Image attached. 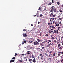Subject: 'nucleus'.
<instances>
[{
  "mask_svg": "<svg viewBox=\"0 0 63 63\" xmlns=\"http://www.w3.org/2000/svg\"><path fill=\"white\" fill-rule=\"evenodd\" d=\"M53 56L54 57V56H55V55H56V53H53Z\"/></svg>",
  "mask_w": 63,
  "mask_h": 63,
  "instance_id": "obj_8",
  "label": "nucleus"
},
{
  "mask_svg": "<svg viewBox=\"0 0 63 63\" xmlns=\"http://www.w3.org/2000/svg\"><path fill=\"white\" fill-rule=\"evenodd\" d=\"M41 9V7H40L39 8V9H38V10H40Z\"/></svg>",
  "mask_w": 63,
  "mask_h": 63,
  "instance_id": "obj_55",
  "label": "nucleus"
},
{
  "mask_svg": "<svg viewBox=\"0 0 63 63\" xmlns=\"http://www.w3.org/2000/svg\"><path fill=\"white\" fill-rule=\"evenodd\" d=\"M62 20V18H59V20Z\"/></svg>",
  "mask_w": 63,
  "mask_h": 63,
  "instance_id": "obj_36",
  "label": "nucleus"
},
{
  "mask_svg": "<svg viewBox=\"0 0 63 63\" xmlns=\"http://www.w3.org/2000/svg\"><path fill=\"white\" fill-rule=\"evenodd\" d=\"M39 56H42V54H39Z\"/></svg>",
  "mask_w": 63,
  "mask_h": 63,
  "instance_id": "obj_38",
  "label": "nucleus"
},
{
  "mask_svg": "<svg viewBox=\"0 0 63 63\" xmlns=\"http://www.w3.org/2000/svg\"><path fill=\"white\" fill-rule=\"evenodd\" d=\"M32 59H30L29 60V62H31L32 61Z\"/></svg>",
  "mask_w": 63,
  "mask_h": 63,
  "instance_id": "obj_17",
  "label": "nucleus"
},
{
  "mask_svg": "<svg viewBox=\"0 0 63 63\" xmlns=\"http://www.w3.org/2000/svg\"><path fill=\"white\" fill-rule=\"evenodd\" d=\"M54 41L55 43H56V40L55 39V40H54Z\"/></svg>",
  "mask_w": 63,
  "mask_h": 63,
  "instance_id": "obj_46",
  "label": "nucleus"
},
{
  "mask_svg": "<svg viewBox=\"0 0 63 63\" xmlns=\"http://www.w3.org/2000/svg\"><path fill=\"white\" fill-rule=\"evenodd\" d=\"M48 36V34H46L45 35V37H47V36Z\"/></svg>",
  "mask_w": 63,
  "mask_h": 63,
  "instance_id": "obj_20",
  "label": "nucleus"
},
{
  "mask_svg": "<svg viewBox=\"0 0 63 63\" xmlns=\"http://www.w3.org/2000/svg\"><path fill=\"white\" fill-rule=\"evenodd\" d=\"M51 4H52V3L51 2H50L49 3V4H48V5H51Z\"/></svg>",
  "mask_w": 63,
  "mask_h": 63,
  "instance_id": "obj_19",
  "label": "nucleus"
},
{
  "mask_svg": "<svg viewBox=\"0 0 63 63\" xmlns=\"http://www.w3.org/2000/svg\"><path fill=\"white\" fill-rule=\"evenodd\" d=\"M61 62L62 63H63V59H62L61 60Z\"/></svg>",
  "mask_w": 63,
  "mask_h": 63,
  "instance_id": "obj_18",
  "label": "nucleus"
},
{
  "mask_svg": "<svg viewBox=\"0 0 63 63\" xmlns=\"http://www.w3.org/2000/svg\"><path fill=\"white\" fill-rule=\"evenodd\" d=\"M58 41H60V37H59L58 38Z\"/></svg>",
  "mask_w": 63,
  "mask_h": 63,
  "instance_id": "obj_16",
  "label": "nucleus"
},
{
  "mask_svg": "<svg viewBox=\"0 0 63 63\" xmlns=\"http://www.w3.org/2000/svg\"><path fill=\"white\" fill-rule=\"evenodd\" d=\"M53 9H51V10L50 11V12H51V13H53Z\"/></svg>",
  "mask_w": 63,
  "mask_h": 63,
  "instance_id": "obj_14",
  "label": "nucleus"
},
{
  "mask_svg": "<svg viewBox=\"0 0 63 63\" xmlns=\"http://www.w3.org/2000/svg\"><path fill=\"white\" fill-rule=\"evenodd\" d=\"M33 44L34 45H35V46H37V45H39V42H38L37 41H35L33 43Z\"/></svg>",
  "mask_w": 63,
  "mask_h": 63,
  "instance_id": "obj_1",
  "label": "nucleus"
},
{
  "mask_svg": "<svg viewBox=\"0 0 63 63\" xmlns=\"http://www.w3.org/2000/svg\"><path fill=\"white\" fill-rule=\"evenodd\" d=\"M50 46H51V45H52V46H53V45H54V44H53V43H50Z\"/></svg>",
  "mask_w": 63,
  "mask_h": 63,
  "instance_id": "obj_15",
  "label": "nucleus"
},
{
  "mask_svg": "<svg viewBox=\"0 0 63 63\" xmlns=\"http://www.w3.org/2000/svg\"><path fill=\"white\" fill-rule=\"evenodd\" d=\"M59 49H62L61 47H59Z\"/></svg>",
  "mask_w": 63,
  "mask_h": 63,
  "instance_id": "obj_52",
  "label": "nucleus"
},
{
  "mask_svg": "<svg viewBox=\"0 0 63 63\" xmlns=\"http://www.w3.org/2000/svg\"><path fill=\"white\" fill-rule=\"evenodd\" d=\"M40 16L41 17H42V16H43V15L42 14L40 15Z\"/></svg>",
  "mask_w": 63,
  "mask_h": 63,
  "instance_id": "obj_32",
  "label": "nucleus"
},
{
  "mask_svg": "<svg viewBox=\"0 0 63 63\" xmlns=\"http://www.w3.org/2000/svg\"><path fill=\"white\" fill-rule=\"evenodd\" d=\"M44 40L45 41H44V42H47V39H44Z\"/></svg>",
  "mask_w": 63,
  "mask_h": 63,
  "instance_id": "obj_9",
  "label": "nucleus"
},
{
  "mask_svg": "<svg viewBox=\"0 0 63 63\" xmlns=\"http://www.w3.org/2000/svg\"><path fill=\"white\" fill-rule=\"evenodd\" d=\"M61 52H58V56H60L61 55Z\"/></svg>",
  "mask_w": 63,
  "mask_h": 63,
  "instance_id": "obj_5",
  "label": "nucleus"
},
{
  "mask_svg": "<svg viewBox=\"0 0 63 63\" xmlns=\"http://www.w3.org/2000/svg\"><path fill=\"white\" fill-rule=\"evenodd\" d=\"M61 39H63V36H62V37H61Z\"/></svg>",
  "mask_w": 63,
  "mask_h": 63,
  "instance_id": "obj_64",
  "label": "nucleus"
},
{
  "mask_svg": "<svg viewBox=\"0 0 63 63\" xmlns=\"http://www.w3.org/2000/svg\"><path fill=\"white\" fill-rule=\"evenodd\" d=\"M61 46V45H60V44H58V47H59Z\"/></svg>",
  "mask_w": 63,
  "mask_h": 63,
  "instance_id": "obj_21",
  "label": "nucleus"
},
{
  "mask_svg": "<svg viewBox=\"0 0 63 63\" xmlns=\"http://www.w3.org/2000/svg\"><path fill=\"white\" fill-rule=\"evenodd\" d=\"M15 59V57H13L12 59Z\"/></svg>",
  "mask_w": 63,
  "mask_h": 63,
  "instance_id": "obj_28",
  "label": "nucleus"
},
{
  "mask_svg": "<svg viewBox=\"0 0 63 63\" xmlns=\"http://www.w3.org/2000/svg\"><path fill=\"white\" fill-rule=\"evenodd\" d=\"M59 17H60V16H58V18H59Z\"/></svg>",
  "mask_w": 63,
  "mask_h": 63,
  "instance_id": "obj_54",
  "label": "nucleus"
},
{
  "mask_svg": "<svg viewBox=\"0 0 63 63\" xmlns=\"http://www.w3.org/2000/svg\"><path fill=\"white\" fill-rule=\"evenodd\" d=\"M24 61H27V59H26V60H24Z\"/></svg>",
  "mask_w": 63,
  "mask_h": 63,
  "instance_id": "obj_48",
  "label": "nucleus"
},
{
  "mask_svg": "<svg viewBox=\"0 0 63 63\" xmlns=\"http://www.w3.org/2000/svg\"><path fill=\"white\" fill-rule=\"evenodd\" d=\"M23 36L24 37H25V38H26V37H27V35L25 33H23Z\"/></svg>",
  "mask_w": 63,
  "mask_h": 63,
  "instance_id": "obj_4",
  "label": "nucleus"
},
{
  "mask_svg": "<svg viewBox=\"0 0 63 63\" xmlns=\"http://www.w3.org/2000/svg\"><path fill=\"white\" fill-rule=\"evenodd\" d=\"M36 59L34 58L32 60V62L33 63H36Z\"/></svg>",
  "mask_w": 63,
  "mask_h": 63,
  "instance_id": "obj_3",
  "label": "nucleus"
},
{
  "mask_svg": "<svg viewBox=\"0 0 63 63\" xmlns=\"http://www.w3.org/2000/svg\"><path fill=\"white\" fill-rule=\"evenodd\" d=\"M49 59L50 60H51V58H49Z\"/></svg>",
  "mask_w": 63,
  "mask_h": 63,
  "instance_id": "obj_60",
  "label": "nucleus"
},
{
  "mask_svg": "<svg viewBox=\"0 0 63 63\" xmlns=\"http://www.w3.org/2000/svg\"><path fill=\"white\" fill-rule=\"evenodd\" d=\"M21 55H22V56H24V55H25V54H21Z\"/></svg>",
  "mask_w": 63,
  "mask_h": 63,
  "instance_id": "obj_26",
  "label": "nucleus"
},
{
  "mask_svg": "<svg viewBox=\"0 0 63 63\" xmlns=\"http://www.w3.org/2000/svg\"><path fill=\"white\" fill-rule=\"evenodd\" d=\"M61 43L62 44V45L63 46V41H62Z\"/></svg>",
  "mask_w": 63,
  "mask_h": 63,
  "instance_id": "obj_42",
  "label": "nucleus"
},
{
  "mask_svg": "<svg viewBox=\"0 0 63 63\" xmlns=\"http://www.w3.org/2000/svg\"><path fill=\"white\" fill-rule=\"evenodd\" d=\"M48 46H48V47H49V46H50V44L48 43Z\"/></svg>",
  "mask_w": 63,
  "mask_h": 63,
  "instance_id": "obj_33",
  "label": "nucleus"
},
{
  "mask_svg": "<svg viewBox=\"0 0 63 63\" xmlns=\"http://www.w3.org/2000/svg\"><path fill=\"white\" fill-rule=\"evenodd\" d=\"M15 62V60H11L10 61V63H12V62Z\"/></svg>",
  "mask_w": 63,
  "mask_h": 63,
  "instance_id": "obj_6",
  "label": "nucleus"
},
{
  "mask_svg": "<svg viewBox=\"0 0 63 63\" xmlns=\"http://www.w3.org/2000/svg\"><path fill=\"white\" fill-rule=\"evenodd\" d=\"M57 4L58 5H60V3L59 2H57Z\"/></svg>",
  "mask_w": 63,
  "mask_h": 63,
  "instance_id": "obj_31",
  "label": "nucleus"
},
{
  "mask_svg": "<svg viewBox=\"0 0 63 63\" xmlns=\"http://www.w3.org/2000/svg\"><path fill=\"white\" fill-rule=\"evenodd\" d=\"M21 44H22V45H23V44H24V43L22 42V43Z\"/></svg>",
  "mask_w": 63,
  "mask_h": 63,
  "instance_id": "obj_62",
  "label": "nucleus"
},
{
  "mask_svg": "<svg viewBox=\"0 0 63 63\" xmlns=\"http://www.w3.org/2000/svg\"><path fill=\"white\" fill-rule=\"evenodd\" d=\"M48 57H51V56L50 55H49L48 56Z\"/></svg>",
  "mask_w": 63,
  "mask_h": 63,
  "instance_id": "obj_51",
  "label": "nucleus"
},
{
  "mask_svg": "<svg viewBox=\"0 0 63 63\" xmlns=\"http://www.w3.org/2000/svg\"><path fill=\"white\" fill-rule=\"evenodd\" d=\"M51 31V33H52V32H53V31Z\"/></svg>",
  "mask_w": 63,
  "mask_h": 63,
  "instance_id": "obj_57",
  "label": "nucleus"
},
{
  "mask_svg": "<svg viewBox=\"0 0 63 63\" xmlns=\"http://www.w3.org/2000/svg\"><path fill=\"white\" fill-rule=\"evenodd\" d=\"M52 28H53V29H55V27H54L53 26H52Z\"/></svg>",
  "mask_w": 63,
  "mask_h": 63,
  "instance_id": "obj_27",
  "label": "nucleus"
},
{
  "mask_svg": "<svg viewBox=\"0 0 63 63\" xmlns=\"http://www.w3.org/2000/svg\"><path fill=\"white\" fill-rule=\"evenodd\" d=\"M38 24H40V22H38Z\"/></svg>",
  "mask_w": 63,
  "mask_h": 63,
  "instance_id": "obj_63",
  "label": "nucleus"
},
{
  "mask_svg": "<svg viewBox=\"0 0 63 63\" xmlns=\"http://www.w3.org/2000/svg\"><path fill=\"white\" fill-rule=\"evenodd\" d=\"M19 61L21 63V62H22V60H19Z\"/></svg>",
  "mask_w": 63,
  "mask_h": 63,
  "instance_id": "obj_37",
  "label": "nucleus"
},
{
  "mask_svg": "<svg viewBox=\"0 0 63 63\" xmlns=\"http://www.w3.org/2000/svg\"><path fill=\"white\" fill-rule=\"evenodd\" d=\"M38 59H40V56H38Z\"/></svg>",
  "mask_w": 63,
  "mask_h": 63,
  "instance_id": "obj_59",
  "label": "nucleus"
},
{
  "mask_svg": "<svg viewBox=\"0 0 63 63\" xmlns=\"http://www.w3.org/2000/svg\"><path fill=\"white\" fill-rule=\"evenodd\" d=\"M23 31H26V30L25 29H24L23 30Z\"/></svg>",
  "mask_w": 63,
  "mask_h": 63,
  "instance_id": "obj_41",
  "label": "nucleus"
},
{
  "mask_svg": "<svg viewBox=\"0 0 63 63\" xmlns=\"http://www.w3.org/2000/svg\"><path fill=\"white\" fill-rule=\"evenodd\" d=\"M57 44H59V42L58 41H57Z\"/></svg>",
  "mask_w": 63,
  "mask_h": 63,
  "instance_id": "obj_45",
  "label": "nucleus"
},
{
  "mask_svg": "<svg viewBox=\"0 0 63 63\" xmlns=\"http://www.w3.org/2000/svg\"><path fill=\"white\" fill-rule=\"evenodd\" d=\"M56 26H59L58 24H56Z\"/></svg>",
  "mask_w": 63,
  "mask_h": 63,
  "instance_id": "obj_53",
  "label": "nucleus"
},
{
  "mask_svg": "<svg viewBox=\"0 0 63 63\" xmlns=\"http://www.w3.org/2000/svg\"><path fill=\"white\" fill-rule=\"evenodd\" d=\"M42 33H43V32H40L39 34L40 36H41V35H42Z\"/></svg>",
  "mask_w": 63,
  "mask_h": 63,
  "instance_id": "obj_12",
  "label": "nucleus"
},
{
  "mask_svg": "<svg viewBox=\"0 0 63 63\" xmlns=\"http://www.w3.org/2000/svg\"><path fill=\"white\" fill-rule=\"evenodd\" d=\"M47 51L48 52H49V50L48 49H47Z\"/></svg>",
  "mask_w": 63,
  "mask_h": 63,
  "instance_id": "obj_43",
  "label": "nucleus"
},
{
  "mask_svg": "<svg viewBox=\"0 0 63 63\" xmlns=\"http://www.w3.org/2000/svg\"><path fill=\"white\" fill-rule=\"evenodd\" d=\"M29 42L30 43H33V41L30 42V41H29Z\"/></svg>",
  "mask_w": 63,
  "mask_h": 63,
  "instance_id": "obj_35",
  "label": "nucleus"
},
{
  "mask_svg": "<svg viewBox=\"0 0 63 63\" xmlns=\"http://www.w3.org/2000/svg\"><path fill=\"white\" fill-rule=\"evenodd\" d=\"M59 11L60 12H62V10H61V9H60L59 10Z\"/></svg>",
  "mask_w": 63,
  "mask_h": 63,
  "instance_id": "obj_34",
  "label": "nucleus"
},
{
  "mask_svg": "<svg viewBox=\"0 0 63 63\" xmlns=\"http://www.w3.org/2000/svg\"><path fill=\"white\" fill-rule=\"evenodd\" d=\"M48 42H51V41L50 40H48Z\"/></svg>",
  "mask_w": 63,
  "mask_h": 63,
  "instance_id": "obj_44",
  "label": "nucleus"
},
{
  "mask_svg": "<svg viewBox=\"0 0 63 63\" xmlns=\"http://www.w3.org/2000/svg\"><path fill=\"white\" fill-rule=\"evenodd\" d=\"M28 48H30V49H31V46H28Z\"/></svg>",
  "mask_w": 63,
  "mask_h": 63,
  "instance_id": "obj_10",
  "label": "nucleus"
},
{
  "mask_svg": "<svg viewBox=\"0 0 63 63\" xmlns=\"http://www.w3.org/2000/svg\"><path fill=\"white\" fill-rule=\"evenodd\" d=\"M27 54H30V53L29 52V51H28L27 52Z\"/></svg>",
  "mask_w": 63,
  "mask_h": 63,
  "instance_id": "obj_24",
  "label": "nucleus"
},
{
  "mask_svg": "<svg viewBox=\"0 0 63 63\" xmlns=\"http://www.w3.org/2000/svg\"><path fill=\"white\" fill-rule=\"evenodd\" d=\"M52 3H54V2H54V1L53 0H52Z\"/></svg>",
  "mask_w": 63,
  "mask_h": 63,
  "instance_id": "obj_50",
  "label": "nucleus"
},
{
  "mask_svg": "<svg viewBox=\"0 0 63 63\" xmlns=\"http://www.w3.org/2000/svg\"><path fill=\"white\" fill-rule=\"evenodd\" d=\"M56 33V31L55 30L53 32V34H54V33Z\"/></svg>",
  "mask_w": 63,
  "mask_h": 63,
  "instance_id": "obj_13",
  "label": "nucleus"
},
{
  "mask_svg": "<svg viewBox=\"0 0 63 63\" xmlns=\"http://www.w3.org/2000/svg\"><path fill=\"white\" fill-rule=\"evenodd\" d=\"M23 42H24V43H26V41L25 40L23 41Z\"/></svg>",
  "mask_w": 63,
  "mask_h": 63,
  "instance_id": "obj_39",
  "label": "nucleus"
},
{
  "mask_svg": "<svg viewBox=\"0 0 63 63\" xmlns=\"http://www.w3.org/2000/svg\"><path fill=\"white\" fill-rule=\"evenodd\" d=\"M51 23H48V25H49V26H50V24H51Z\"/></svg>",
  "mask_w": 63,
  "mask_h": 63,
  "instance_id": "obj_40",
  "label": "nucleus"
},
{
  "mask_svg": "<svg viewBox=\"0 0 63 63\" xmlns=\"http://www.w3.org/2000/svg\"><path fill=\"white\" fill-rule=\"evenodd\" d=\"M42 49H44V48H45V47H42Z\"/></svg>",
  "mask_w": 63,
  "mask_h": 63,
  "instance_id": "obj_49",
  "label": "nucleus"
},
{
  "mask_svg": "<svg viewBox=\"0 0 63 63\" xmlns=\"http://www.w3.org/2000/svg\"><path fill=\"white\" fill-rule=\"evenodd\" d=\"M56 33H58V32H59V31H58V30H57L56 31Z\"/></svg>",
  "mask_w": 63,
  "mask_h": 63,
  "instance_id": "obj_29",
  "label": "nucleus"
},
{
  "mask_svg": "<svg viewBox=\"0 0 63 63\" xmlns=\"http://www.w3.org/2000/svg\"><path fill=\"white\" fill-rule=\"evenodd\" d=\"M51 9H54V6H52L51 7Z\"/></svg>",
  "mask_w": 63,
  "mask_h": 63,
  "instance_id": "obj_22",
  "label": "nucleus"
},
{
  "mask_svg": "<svg viewBox=\"0 0 63 63\" xmlns=\"http://www.w3.org/2000/svg\"><path fill=\"white\" fill-rule=\"evenodd\" d=\"M56 15H53V13L50 14V16L51 17H55Z\"/></svg>",
  "mask_w": 63,
  "mask_h": 63,
  "instance_id": "obj_2",
  "label": "nucleus"
},
{
  "mask_svg": "<svg viewBox=\"0 0 63 63\" xmlns=\"http://www.w3.org/2000/svg\"><path fill=\"white\" fill-rule=\"evenodd\" d=\"M17 55V54L16 53H15V56H16V55Z\"/></svg>",
  "mask_w": 63,
  "mask_h": 63,
  "instance_id": "obj_25",
  "label": "nucleus"
},
{
  "mask_svg": "<svg viewBox=\"0 0 63 63\" xmlns=\"http://www.w3.org/2000/svg\"><path fill=\"white\" fill-rule=\"evenodd\" d=\"M40 59H41V60H43V59H44V58H43V57H40Z\"/></svg>",
  "mask_w": 63,
  "mask_h": 63,
  "instance_id": "obj_11",
  "label": "nucleus"
},
{
  "mask_svg": "<svg viewBox=\"0 0 63 63\" xmlns=\"http://www.w3.org/2000/svg\"><path fill=\"white\" fill-rule=\"evenodd\" d=\"M34 17H35V16H36V15H35L33 16Z\"/></svg>",
  "mask_w": 63,
  "mask_h": 63,
  "instance_id": "obj_61",
  "label": "nucleus"
},
{
  "mask_svg": "<svg viewBox=\"0 0 63 63\" xmlns=\"http://www.w3.org/2000/svg\"><path fill=\"white\" fill-rule=\"evenodd\" d=\"M55 21H54L53 22V24H54V23H55Z\"/></svg>",
  "mask_w": 63,
  "mask_h": 63,
  "instance_id": "obj_56",
  "label": "nucleus"
},
{
  "mask_svg": "<svg viewBox=\"0 0 63 63\" xmlns=\"http://www.w3.org/2000/svg\"><path fill=\"white\" fill-rule=\"evenodd\" d=\"M32 58H35V57H34V56H33V54L32 55Z\"/></svg>",
  "mask_w": 63,
  "mask_h": 63,
  "instance_id": "obj_30",
  "label": "nucleus"
},
{
  "mask_svg": "<svg viewBox=\"0 0 63 63\" xmlns=\"http://www.w3.org/2000/svg\"><path fill=\"white\" fill-rule=\"evenodd\" d=\"M37 40L38 41V42H40V41H41L40 40H39V39H38Z\"/></svg>",
  "mask_w": 63,
  "mask_h": 63,
  "instance_id": "obj_23",
  "label": "nucleus"
},
{
  "mask_svg": "<svg viewBox=\"0 0 63 63\" xmlns=\"http://www.w3.org/2000/svg\"><path fill=\"white\" fill-rule=\"evenodd\" d=\"M49 32V33H51V31H48Z\"/></svg>",
  "mask_w": 63,
  "mask_h": 63,
  "instance_id": "obj_47",
  "label": "nucleus"
},
{
  "mask_svg": "<svg viewBox=\"0 0 63 63\" xmlns=\"http://www.w3.org/2000/svg\"><path fill=\"white\" fill-rule=\"evenodd\" d=\"M61 54H63V51L61 52Z\"/></svg>",
  "mask_w": 63,
  "mask_h": 63,
  "instance_id": "obj_58",
  "label": "nucleus"
},
{
  "mask_svg": "<svg viewBox=\"0 0 63 63\" xmlns=\"http://www.w3.org/2000/svg\"><path fill=\"white\" fill-rule=\"evenodd\" d=\"M53 10L54 12H56V9L54 8L53 9Z\"/></svg>",
  "mask_w": 63,
  "mask_h": 63,
  "instance_id": "obj_7",
  "label": "nucleus"
}]
</instances>
